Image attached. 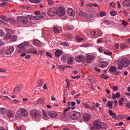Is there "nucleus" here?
Segmentation results:
<instances>
[{
	"mask_svg": "<svg viewBox=\"0 0 130 130\" xmlns=\"http://www.w3.org/2000/svg\"><path fill=\"white\" fill-rule=\"evenodd\" d=\"M130 64V61L128 59L123 58L121 61L118 63V69L119 70H122L124 68H128Z\"/></svg>",
	"mask_w": 130,
	"mask_h": 130,
	"instance_id": "nucleus-1",
	"label": "nucleus"
},
{
	"mask_svg": "<svg viewBox=\"0 0 130 130\" xmlns=\"http://www.w3.org/2000/svg\"><path fill=\"white\" fill-rule=\"evenodd\" d=\"M31 115L33 118H35L36 121H39L40 120V117H41V112L38 110H32L31 112Z\"/></svg>",
	"mask_w": 130,
	"mask_h": 130,
	"instance_id": "nucleus-2",
	"label": "nucleus"
},
{
	"mask_svg": "<svg viewBox=\"0 0 130 130\" xmlns=\"http://www.w3.org/2000/svg\"><path fill=\"white\" fill-rule=\"evenodd\" d=\"M29 45V43L25 42L22 43L18 45L17 48L19 49L17 51L18 53H21V52H23L26 51V47Z\"/></svg>",
	"mask_w": 130,
	"mask_h": 130,
	"instance_id": "nucleus-3",
	"label": "nucleus"
},
{
	"mask_svg": "<svg viewBox=\"0 0 130 130\" xmlns=\"http://www.w3.org/2000/svg\"><path fill=\"white\" fill-rule=\"evenodd\" d=\"M101 121L95 120L93 123V126L90 128L91 130L100 129L101 128Z\"/></svg>",
	"mask_w": 130,
	"mask_h": 130,
	"instance_id": "nucleus-4",
	"label": "nucleus"
},
{
	"mask_svg": "<svg viewBox=\"0 0 130 130\" xmlns=\"http://www.w3.org/2000/svg\"><path fill=\"white\" fill-rule=\"evenodd\" d=\"M81 116V115L80 114V112H72L70 114V118L71 119H73V120L75 119H78Z\"/></svg>",
	"mask_w": 130,
	"mask_h": 130,
	"instance_id": "nucleus-5",
	"label": "nucleus"
},
{
	"mask_svg": "<svg viewBox=\"0 0 130 130\" xmlns=\"http://www.w3.org/2000/svg\"><path fill=\"white\" fill-rule=\"evenodd\" d=\"M66 14V10L63 9V7H59L58 9L57 10L56 15L59 17H62L64 16Z\"/></svg>",
	"mask_w": 130,
	"mask_h": 130,
	"instance_id": "nucleus-6",
	"label": "nucleus"
},
{
	"mask_svg": "<svg viewBox=\"0 0 130 130\" xmlns=\"http://www.w3.org/2000/svg\"><path fill=\"white\" fill-rule=\"evenodd\" d=\"M17 20L19 22H21L22 24H27L28 23V18L23 17V16H18L17 17Z\"/></svg>",
	"mask_w": 130,
	"mask_h": 130,
	"instance_id": "nucleus-7",
	"label": "nucleus"
},
{
	"mask_svg": "<svg viewBox=\"0 0 130 130\" xmlns=\"http://www.w3.org/2000/svg\"><path fill=\"white\" fill-rule=\"evenodd\" d=\"M57 10L55 8H51L48 11V15L50 17L56 15Z\"/></svg>",
	"mask_w": 130,
	"mask_h": 130,
	"instance_id": "nucleus-8",
	"label": "nucleus"
},
{
	"mask_svg": "<svg viewBox=\"0 0 130 130\" xmlns=\"http://www.w3.org/2000/svg\"><path fill=\"white\" fill-rule=\"evenodd\" d=\"M77 62H83L85 60V56L83 55H79L75 57Z\"/></svg>",
	"mask_w": 130,
	"mask_h": 130,
	"instance_id": "nucleus-9",
	"label": "nucleus"
},
{
	"mask_svg": "<svg viewBox=\"0 0 130 130\" xmlns=\"http://www.w3.org/2000/svg\"><path fill=\"white\" fill-rule=\"evenodd\" d=\"M86 61L88 62H91V61H92V60L95 58V56L92 54H86Z\"/></svg>",
	"mask_w": 130,
	"mask_h": 130,
	"instance_id": "nucleus-10",
	"label": "nucleus"
},
{
	"mask_svg": "<svg viewBox=\"0 0 130 130\" xmlns=\"http://www.w3.org/2000/svg\"><path fill=\"white\" fill-rule=\"evenodd\" d=\"M19 111L21 115L24 116V117H27L28 116V112L25 109L21 108L19 110Z\"/></svg>",
	"mask_w": 130,
	"mask_h": 130,
	"instance_id": "nucleus-11",
	"label": "nucleus"
},
{
	"mask_svg": "<svg viewBox=\"0 0 130 130\" xmlns=\"http://www.w3.org/2000/svg\"><path fill=\"white\" fill-rule=\"evenodd\" d=\"M14 47H10L8 48L7 51H5V54H7V55H9L10 54H12L14 52Z\"/></svg>",
	"mask_w": 130,
	"mask_h": 130,
	"instance_id": "nucleus-12",
	"label": "nucleus"
},
{
	"mask_svg": "<svg viewBox=\"0 0 130 130\" xmlns=\"http://www.w3.org/2000/svg\"><path fill=\"white\" fill-rule=\"evenodd\" d=\"M67 13L69 16H71V17H74L75 15H76V13H75V11L74 9L72 8H69L67 10Z\"/></svg>",
	"mask_w": 130,
	"mask_h": 130,
	"instance_id": "nucleus-13",
	"label": "nucleus"
},
{
	"mask_svg": "<svg viewBox=\"0 0 130 130\" xmlns=\"http://www.w3.org/2000/svg\"><path fill=\"white\" fill-rule=\"evenodd\" d=\"M23 87H22V85H17L14 90V93L17 94V93H19L20 92V90L22 89Z\"/></svg>",
	"mask_w": 130,
	"mask_h": 130,
	"instance_id": "nucleus-14",
	"label": "nucleus"
},
{
	"mask_svg": "<svg viewBox=\"0 0 130 130\" xmlns=\"http://www.w3.org/2000/svg\"><path fill=\"white\" fill-rule=\"evenodd\" d=\"M99 66L100 68L104 69V68H106V67H107V66H108V62L104 61H101L99 63Z\"/></svg>",
	"mask_w": 130,
	"mask_h": 130,
	"instance_id": "nucleus-15",
	"label": "nucleus"
},
{
	"mask_svg": "<svg viewBox=\"0 0 130 130\" xmlns=\"http://www.w3.org/2000/svg\"><path fill=\"white\" fill-rule=\"evenodd\" d=\"M123 7L125 8H129L130 7V0H125L122 3Z\"/></svg>",
	"mask_w": 130,
	"mask_h": 130,
	"instance_id": "nucleus-16",
	"label": "nucleus"
},
{
	"mask_svg": "<svg viewBox=\"0 0 130 130\" xmlns=\"http://www.w3.org/2000/svg\"><path fill=\"white\" fill-rule=\"evenodd\" d=\"M83 119L86 121H88L91 119V114L88 113H85L83 116Z\"/></svg>",
	"mask_w": 130,
	"mask_h": 130,
	"instance_id": "nucleus-17",
	"label": "nucleus"
},
{
	"mask_svg": "<svg viewBox=\"0 0 130 130\" xmlns=\"http://www.w3.org/2000/svg\"><path fill=\"white\" fill-rule=\"evenodd\" d=\"M32 44H34L35 46H37L38 47H40L41 46V42L37 40H35L32 41Z\"/></svg>",
	"mask_w": 130,
	"mask_h": 130,
	"instance_id": "nucleus-18",
	"label": "nucleus"
},
{
	"mask_svg": "<svg viewBox=\"0 0 130 130\" xmlns=\"http://www.w3.org/2000/svg\"><path fill=\"white\" fill-rule=\"evenodd\" d=\"M69 56H70V55H69V54L62 55L61 57V61H63V62H66V60H67V59H68Z\"/></svg>",
	"mask_w": 130,
	"mask_h": 130,
	"instance_id": "nucleus-19",
	"label": "nucleus"
},
{
	"mask_svg": "<svg viewBox=\"0 0 130 130\" xmlns=\"http://www.w3.org/2000/svg\"><path fill=\"white\" fill-rule=\"evenodd\" d=\"M61 54H62V51L59 49L57 50L55 52V55L56 57H59Z\"/></svg>",
	"mask_w": 130,
	"mask_h": 130,
	"instance_id": "nucleus-20",
	"label": "nucleus"
},
{
	"mask_svg": "<svg viewBox=\"0 0 130 130\" xmlns=\"http://www.w3.org/2000/svg\"><path fill=\"white\" fill-rule=\"evenodd\" d=\"M49 116H50L51 118H54L57 116V114L54 112H51L48 113Z\"/></svg>",
	"mask_w": 130,
	"mask_h": 130,
	"instance_id": "nucleus-21",
	"label": "nucleus"
},
{
	"mask_svg": "<svg viewBox=\"0 0 130 130\" xmlns=\"http://www.w3.org/2000/svg\"><path fill=\"white\" fill-rule=\"evenodd\" d=\"M16 120L21 121L22 120V115L19 113H16L15 115Z\"/></svg>",
	"mask_w": 130,
	"mask_h": 130,
	"instance_id": "nucleus-22",
	"label": "nucleus"
},
{
	"mask_svg": "<svg viewBox=\"0 0 130 130\" xmlns=\"http://www.w3.org/2000/svg\"><path fill=\"white\" fill-rule=\"evenodd\" d=\"M74 62V57L69 56V58L68 59V64H72Z\"/></svg>",
	"mask_w": 130,
	"mask_h": 130,
	"instance_id": "nucleus-23",
	"label": "nucleus"
},
{
	"mask_svg": "<svg viewBox=\"0 0 130 130\" xmlns=\"http://www.w3.org/2000/svg\"><path fill=\"white\" fill-rule=\"evenodd\" d=\"M121 49H125V48H128V46L125 43H121L120 45Z\"/></svg>",
	"mask_w": 130,
	"mask_h": 130,
	"instance_id": "nucleus-24",
	"label": "nucleus"
},
{
	"mask_svg": "<svg viewBox=\"0 0 130 130\" xmlns=\"http://www.w3.org/2000/svg\"><path fill=\"white\" fill-rule=\"evenodd\" d=\"M101 128H102L104 130L107 129V124L104 122H101Z\"/></svg>",
	"mask_w": 130,
	"mask_h": 130,
	"instance_id": "nucleus-25",
	"label": "nucleus"
},
{
	"mask_svg": "<svg viewBox=\"0 0 130 130\" xmlns=\"http://www.w3.org/2000/svg\"><path fill=\"white\" fill-rule=\"evenodd\" d=\"M109 113L111 116H112L113 118H116V114L115 113H113L111 110H109Z\"/></svg>",
	"mask_w": 130,
	"mask_h": 130,
	"instance_id": "nucleus-26",
	"label": "nucleus"
},
{
	"mask_svg": "<svg viewBox=\"0 0 130 130\" xmlns=\"http://www.w3.org/2000/svg\"><path fill=\"white\" fill-rule=\"evenodd\" d=\"M86 19L88 21H91V20H94V16L90 15L89 14H86Z\"/></svg>",
	"mask_w": 130,
	"mask_h": 130,
	"instance_id": "nucleus-27",
	"label": "nucleus"
},
{
	"mask_svg": "<svg viewBox=\"0 0 130 130\" xmlns=\"http://www.w3.org/2000/svg\"><path fill=\"white\" fill-rule=\"evenodd\" d=\"M116 70H117V68L114 66H111L110 68V72H111L112 73H115L116 72Z\"/></svg>",
	"mask_w": 130,
	"mask_h": 130,
	"instance_id": "nucleus-28",
	"label": "nucleus"
},
{
	"mask_svg": "<svg viewBox=\"0 0 130 130\" xmlns=\"http://www.w3.org/2000/svg\"><path fill=\"white\" fill-rule=\"evenodd\" d=\"M7 116L10 118H12V117H14V112H13L11 111H8V112L7 113Z\"/></svg>",
	"mask_w": 130,
	"mask_h": 130,
	"instance_id": "nucleus-29",
	"label": "nucleus"
},
{
	"mask_svg": "<svg viewBox=\"0 0 130 130\" xmlns=\"http://www.w3.org/2000/svg\"><path fill=\"white\" fill-rule=\"evenodd\" d=\"M113 104V101H111L110 102V101H108L107 106L110 108V109H112V105Z\"/></svg>",
	"mask_w": 130,
	"mask_h": 130,
	"instance_id": "nucleus-30",
	"label": "nucleus"
},
{
	"mask_svg": "<svg viewBox=\"0 0 130 130\" xmlns=\"http://www.w3.org/2000/svg\"><path fill=\"white\" fill-rule=\"evenodd\" d=\"M12 33L11 32H7L6 34V37H5V39L9 40L10 38H12Z\"/></svg>",
	"mask_w": 130,
	"mask_h": 130,
	"instance_id": "nucleus-31",
	"label": "nucleus"
},
{
	"mask_svg": "<svg viewBox=\"0 0 130 130\" xmlns=\"http://www.w3.org/2000/svg\"><path fill=\"white\" fill-rule=\"evenodd\" d=\"M79 15L81 17H86L87 16V13L86 12H83V11H80L79 12Z\"/></svg>",
	"mask_w": 130,
	"mask_h": 130,
	"instance_id": "nucleus-32",
	"label": "nucleus"
},
{
	"mask_svg": "<svg viewBox=\"0 0 130 130\" xmlns=\"http://www.w3.org/2000/svg\"><path fill=\"white\" fill-rule=\"evenodd\" d=\"M38 87H42V86H43V80H39L38 81Z\"/></svg>",
	"mask_w": 130,
	"mask_h": 130,
	"instance_id": "nucleus-33",
	"label": "nucleus"
},
{
	"mask_svg": "<svg viewBox=\"0 0 130 130\" xmlns=\"http://www.w3.org/2000/svg\"><path fill=\"white\" fill-rule=\"evenodd\" d=\"M29 2L34 4H39L41 2V0H29Z\"/></svg>",
	"mask_w": 130,
	"mask_h": 130,
	"instance_id": "nucleus-34",
	"label": "nucleus"
},
{
	"mask_svg": "<svg viewBox=\"0 0 130 130\" xmlns=\"http://www.w3.org/2000/svg\"><path fill=\"white\" fill-rule=\"evenodd\" d=\"M84 40V38H81L80 37H78L76 38L77 42H82Z\"/></svg>",
	"mask_w": 130,
	"mask_h": 130,
	"instance_id": "nucleus-35",
	"label": "nucleus"
},
{
	"mask_svg": "<svg viewBox=\"0 0 130 130\" xmlns=\"http://www.w3.org/2000/svg\"><path fill=\"white\" fill-rule=\"evenodd\" d=\"M43 116H44V119H45V120L48 119V118H47V113H46V112L45 111H43Z\"/></svg>",
	"mask_w": 130,
	"mask_h": 130,
	"instance_id": "nucleus-36",
	"label": "nucleus"
},
{
	"mask_svg": "<svg viewBox=\"0 0 130 130\" xmlns=\"http://www.w3.org/2000/svg\"><path fill=\"white\" fill-rule=\"evenodd\" d=\"M124 100V99L122 98H121L119 100V105H120V106H122V102H123Z\"/></svg>",
	"mask_w": 130,
	"mask_h": 130,
	"instance_id": "nucleus-37",
	"label": "nucleus"
},
{
	"mask_svg": "<svg viewBox=\"0 0 130 130\" xmlns=\"http://www.w3.org/2000/svg\"><path fill=\"white\" fill-rule=\"evenodd\" d=\"M104 53H105L106 55H110V56L112 55V52H108L107 51H105L104 52Z\"/></svg>",
	"mask_w": 130,
	"mask_h": 130,
	"instance_id": "nucleus-38",
	"label": "nucleus"
},
{
	"mask_svg": "<svg viewBox=\"0 0 130 130\" xmlns=\"http://www.w3.org/2000/svg\"><path fill=\"white\" fill-rule=\"evenodd\" d=\"M6 53V49L0 50V55H4Z\"/></svg>",
	"mask_w": 130,
	"mask_h": 130,
	"instance_id": "nucleus-39",
	"label": "nucleus"
},
{
	"mask_svg": "<svg viewBox=\"0 0 130 130\" xmlns=\"http://www.w3.org/2000/svg\"><path fill=\"white\" fill-rule=\"evenodd\" d=\"M83 106H85L86 108H88V109H90L91 107L87 103H83Z\"/></svg>",
	"mask_w": 130,
	"mask_h": 130,
	"instance_id": "nucleus-40",
	"label": "nucleus"
},
{
	"mask_svg": "<svg viewBox=\"0 0 130 130\" xmlns=\"http://www.w3.org/2000/svg\"><path fill=\"white\" fill-rule=\"evenodd\" d=\"M6 30L7 33H11V34H13V31L12 30V29H11V28H6Z\"/></svg>",
	"mask_w": 130,
	"mask_h": 130,
	"instance_id": "nucleus-41",
	"label": "nucleus"
},
{
	"mask_svg": "<svg viewBox=\"0 0 130 130\" xmlns=\"http://www.w3.org/2000/svg\"><path fill=\"white\" fill-rule=\"evenodd\" d=\"M11 39L12 41L15 42V41H17V39H18V38L16 36V35H14L12 37H11Z\"/></svg>",
	"mask_w": 130,
	"mask_h": 130,
	"instance_id": "nucleus-42",
	"label": "nucleus"
},
{
	"mask_svg": "<svg viewBox=\"0 0 130 130\" xmlns=\"http://www.w3.org/2000/svg\"><path fill=\"white\" fill-rule=\"evenodd\" d=\"M37 104H42V103H43V101L42 99H38L37 100Z\"/></svg>",
	"mask_w": 130,
	"mask_h": 130,
	"instance_id": "nucleus-43",
	"label": "nucleus"
},
{
	"mask_svg": "<svg viewBox=\"0 0 130 130\" xmlns=\"http://www.w3.org/2000/svg\"><path fill=\"white\" fill-rule=\"evenodd\" d=\"M0 18L1 19H2V20H4V21H6L7 22H8V19L5 16L3 15H1L0 16Z\"/></svg>",
	"mask_w": 130,
	"mask_h": 130,
	"instance_id": "nucleus-44",
	"label": "nucleus"
},
{
	"mask_svg": "<svg viewBox=\"0 0 130 130\" xmlns=\"http://www.w3.org/2000/svg\"><path fill=\"white\" fill-rule=\"evenodd\" d=\"M122 25H123L124 27H126V25H128V23L127 22H126V21H125L124 20H122Z\"/></svg>",
	"mask_w": 130,
	"mask_h": 130,
	"instance_id": "nucleus-45",
	"label": "nucleus"
},
{
	"mask_svg": "<svg viewBox=\"0 0 130 130\" xmlns=\"http://www.w3.org/2000/svg\"><path fill=\"white\" fill-rule=\"evenodd\" d=\"M48 4L49 6H52V5H54V2L52 0H48Z\"/></svg>",
	"mask_w": 130,
	"mask_h": 130,
	"instance_id": "nucleus-46",
	"label": "nucleus"
},
{
	"mask_svg": "<svg viewBox=\"0 0 130 130\" xmlns=\"http://www.w3.org/2000/svg\"><path fill=\"white\" fill-rule=\"evenodd\" d=\"M53 31L55 33H58L59 32V30L56 27L53 28Z\"/></svg>",
	"mask_w": 130,
	"mask_h": 130,
	"instance_id": "nucleus-47",
	"label": "nucleus"
},
{
	"mask_svg": "<svg viewBox=\"0 0 130 130\" xmlns=\"http://www.w3.org/2000/svg\"><path fill=\"white\" fill-rule=\"evenodd\" d=\"M44 16H45V12H42L40 13L39 16L41 18V19H42V18H43Z\"/></svg>",
	"mask_w": 130,
	"mask_h": 130,
	"instance_id": "nucleus-48",
	"label": "nucleus"
},
{
	"mask_svg": "<svg viewBox=\"0 0 130 130\" xmlns=\"http://www.w3.org/2000/svg\"><path fill=\"white\" fill-rule=\"evenodd\" d=\"M71 108H72V107H69L68 108H67L66 109H65L64 110L63 114H66V112H68V111H69V110H70V109H71Z\"/></svg>",
	"mask_w": 130,
	"mask_h": 130,
	"instance_id": "nucleus-49",
	"label": "nucleus"
},
{
	"mask_svg": "<svg viewBox=\"0 0 130 130\" xmlns=\"http://www.w3.org/2000/svg\"><path fill=\"white\" fill-rule=\"evenodd\" d=\"M5 108H0V113H1V114H4V113H5Z\"/></svg>",
	"mask_w": 130,
	"mask_h": 130,
	"instance_id": "nucleus-50",
	"label": "nucleus"
},
{
	"mask_svg": "<svg viewBox=\"0 0 130 130\" xmlns=\"http://www.w3.org/2000/svg\"><path fill=\"white\" fill-rule=\"evenodd\" d=\"M100 15L101 17H104L105 16H106V13L104 12H101Z\"/></svg>",
	"mask_w": 130,
	"mask_h": 130,
	"instance_id": "nucleus-51",
	"label": "nucleus"
},
{
	"mask_svg": "<svg viewBox=\"0 0 130 130\" xmlns=\"http://www.w3.org/2000/svg\"><path fill=\"white\" fill-rule=\"evenodd\" d=\"M110 14L111 15V16H114L116 15V11H111L110 12Z\"/></svg>",
	"mask_w": 130,
	"mask_h": 130,
	"instance_id": "nucleus-52",
	"label": "nucleus"
},
{
	"mask_svg": "<svg viewBox=\"0 0 130 130\" xmlns=\"http://www.w3.org/2000/svg\"><path fill=\"white\" fill-rule=\"evenodd\" d=\"M96 81V79H95V78L92 77L91 78V80L90 81L91 84H93V83H95V82Z\"/></svg>",
	"mask_w": 130,
	"mask_h": 130,
	"instance_id": "nucleus-53",
	"label": "nucleus"
},
{
	"mask_svg": "<svg viewBox=\"0 0 130 130\" xmlns=\"http://www.w3.org/2000/svg\"><path fill=\"white\" fill-rule=\"evenodd\" d=\"M59 69H60L61 71H64V70H66V68L64 67V66H59Z\"/></svg>",
	"mask_w": 130,
	"mask_h": 130,
	"instance_id": "nucleus-54",
	"label": "nucleus"
},
{
	"mask_svg": "<svg viewBox=\"0 0 130 130\" xmlns=\"http://www.w3.org/2000/svg\"><path fill=\"white\" fill-rule=\"evenodd\" d=\"M46 54L47 56H49V57H50L51 58H52V55H51V53L47 52L46 53Z\"/></svg>",
	"mask_w": 130,
	"mask_h": 130,
	"instance_id": "nucleus-55",
	"label": "nucleus"
},
{
	"mask_svg": "<svg viewBox=\"0 0 130 130\" xmlns=\"http://www.w3.org/2000/svg\"><path fill=\"white\" fill-rule=\"evenodd\" d=\"M113 91H117L118 90V87L117 86H114L113 87Z\"/></svg>",
	"mask_w": 130,
	"mask_h": 130,
	"instance_id": "nucleus-56",
	"label": "nucleus"
},
{
	"mask_svg": "<svg viewBox=\"0 0 130 130\" xmlns=\"http://www.w3.org/2000/svg\"><path fill=\"white\" fill-rule=\"evenodd\" d=\"M34 18L35 20H40V19H41L40 16H39V15H36L34 16Z\"/></svg>",
	"mask_w": 130,
	"mask_h": 130,
	"instance_id": "nucleus-57",
	"label": "nucleus"
},
{
	"mask_svg": "<svg viewBox=\"0 0 130 130\" xmlns=\"http://www.w3.org/2000/svg\"><path fill=\"white\" fill-rule=\"evenodd\" d=\"M104 50V48L100 47L99 48V51H100V52H103Z\"/></svg>",
	"mask_w": 130,
	"mask_h": 130,
	"instance_id": "nucleus-58",
	"label": "nucleus"
},
{
	"mask_svg": "<svg viewBox=\"0 0 130 130\" xmlns=\"http://www.w3.org/2000/svg\"><path fill=\"white\" fill-rule=\"evenodd\" d=\"M5 44H6V43L4 42L0 41V46H5Z\"/></svg>",
	"mask_w": 130,
	"mask_h": 130,
	"instance_id": "nucleus-59",
	"label": "nucleus"
},
{
	"mask_svg": "<svg viewBox=\"0 0 130 130\" xmlns=\"http://www.w3.org/2000/svg\"><path fill=\"white\" fill-rule=\"evenodd\" d=\"M66 36H67V37H68V38H70L71 39H72V38H73V36L70 34H68L67 35H66Z\"/></svg>",
	"mask_w": 130,
	"mask_h": 130,
	"instance_id": "nucleus-60",
	"label": "nucleus"
},
{
	"mask_svg": "<svg viewBox=\"0 0 130 130\" xmlns=\"http://www.w3.org/2000/svg\"><path fill=\"white\" fill-rule=\"evenodd\" d=\"M115 95H116V98H117V99H118V98H119V97H120V93L119 92H117Z\"/></svg>",
	"mask_w": 130,
	"mask_h": 130,
	"instance_id": "nucleus-61",
	"label": "nucleus"
},
{
	"mask_svg": "<svg viewBox=\"0 0 130 130\" xmlns=\"http://www.w3.org/2000/svg\"><path fill=\"white\" fill-rule=\"evenodd\" d=\"M68 28L69 30H73V29H74V26L72 25H69Z\"/></svg>",
	"mask_w": 130,
	"mask_h": 130,
	"instance_id": "nucleus-62",
	"label": "nucleus"
},
{
	"mask_svg": "<svg viewBox=\"0 0 130 130\" xmlns=\"http://www.w3.org/2000/svg\"><path fill=\"white\" fill-rule=\"evenodd\" d=\"M95 34H96V31H91L90 32V35H91V36H95Z\"/></svg>",
	"mask_w": 130,
	"mask_h": 130,
	"instance_id": "nucleus-63",
	"label": "nucleus"
},
{
	"mask_svg": "<svg viewBox=\"0 0 130 130\" xmlns=\"http://www.w3.org/2000/svg\"><path fill=\"white\" fill-rule=\"evenodd\" d=\"M126 107H127V108H130V103H127L126 104Z\"/></svg>",
	"mask_w": 130,
	"mask_h": 130,
	"instance_id": "nucleus-64",
	"label": "nucleus"
}]
</instances>
